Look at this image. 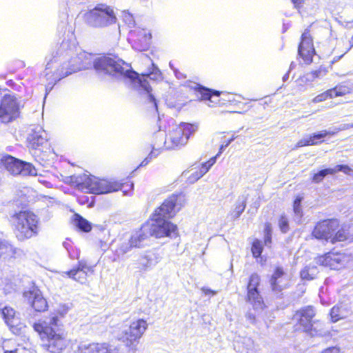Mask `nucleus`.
<instances>
[{"mask_svg": "<svg viewBox=\"0 0 353 353\" xmlns=\"http://www.w3.org/2000/svg\"><path fill=\"white\" fill-rule=\"evenodd\" d=\"M77 43L74 37L63 39L56 52L46 57V65L43 75L50 89L61 79L81 70L94 68L101 77H109L112 79L130 85L138 90H143L148 95L150 102L157 110L154 97L150 93L152 88L146 78L154 81L162 79L158 67L151 63L148 71L139 77L130 64L118 57L99 56L80 52L76 54Z\"/></svg>", "mask_w": 353, "mask_h": 353, "instance_id": "f257e3e1", "label": "nucleus"}, {"mask_svg": "<svg viewBox=\"0 0 353 353\" xmlns=\"http://www.w3.org/2000/svg\"><path fill=\"white\" fill-rule=\"evenodd\" d=\"M180 199V196L172 194L156 209L150 220L145 223L150 236L160 239L176 235L177 226L169 219L176 214V208Z\"/></svg>", "mask_w": 353, "mask_h": 353, "instance_id": "f03ea898", "label": "nucleus"}, {"mask_svg": "<svg viewBox=\"0 0 353 353\" xmlns=\"http://www.w3.org/2000/svg\"><path fill=\"white\" fill-rule=\"evenodd\" d=\"M33 328L39 334L42 346L48 352L61 353L66 347L67 341L58 316L39 321L34 323Z\"/></svg>", "mask_w": 353, "mask_h": 353, "instance_id": "7ed1b4c3", "label": "nucleus"}, {"mask_svg": "<svg viewBox=\"0 0 353 353\" xmlns=\"http://www.w3.org/2000/svg\"><path fill=\"white\" fill-rule=\"evenodd\" d=\"M65 181L75 186L79 190L95 194H108L119 190H122L124 185L117 181L100 179L87 174L68 176Z\"/></svg>", "mask_w": 353, "mask_h": 353, "instance_id": "20e7f679", "label": "nucleus"}, {"mask_svg": "<svg viewBox=\"0 0 353 353\" xmlns=\"http://www.w3.org/2000/svg\"><path fill=\"white\" fill-rule=\"evenodd\" d=\"M196 130V127L190 123H183L179 125H174L168 134L160 133L161 143H166L167 150L179 149L185 145L191 134Z\"/></svg>", "mask_w": 353, "mask_h": 353, "instance_id": "39448f33", "label": "nucleus"}, {"mask_svg": "<svg viewBox=\"0 0 353 353\" xmlns=\"http://www.w3.org/2000/svg\"><path fill=\"white\" fill-rule=\"evenodd\" d=\"M27 147L34 156H39L41 152L50 150L48 134L39 125H30L26 129Z\"/></svg>", "mask_w": 353, "mask_h": 353, "instance_id": "423d86ee", "label": "nucleus"}, {"mask_svg": "<svg viewBox=\"0 0 353 353\" xmlns=\"http://www.w3.org/2000/svg\"><path fill=\"white\" fill-rule=\"evenodd\" d=\"M87 23L94 28H103L117 22L113 9L105 4H99L85 14Z\"/></svg>", "mask_w": 353, "mask_h": 353, "instance_id": "0eeeda50", "label": "nucleus"}, {"mask_svg": "<svg viewBox=\"0 0 353 353\" xmlns=\"http://www.w3.org/2000/svg\"><path fill=\"white\" fill-rule=\"evenodd\" d=\"M19 103L14 95L6 94L0 103V122L8 123L19 116Z\"/></svg>", "mask_w": 353, "mask_h": 353, "instance_id": "6e6552de", "label": "nucleus"}, {"mask_svg": "<svg viewBox=\"0 0 353 353\" xmlns=\"http://www.w3.org/2000/svg\"><path fill=\"white\" fill-rule=\"evenodd\" d=\"M351 260L350 256L342 252H327L315 258L316 264L328 267L332 270L344 268Z\"/></svg>", "mask_w": 353, "mask_h": 353, "instance_id": "1a4fd4ad", "label": "nucleus"}, {"mask_svg": "<svg viewBox=\"0 0 353 353\" xmlns=\"http://www.w3.org/2000/svg\"><path fill=\"white\" fill-rule=\"evenodd\" d=\"M148 327L147 322L143 319H137L130 323L128 327L122 330V340L126 345L130 347L133 343L139 340Z\"/></svg>", "mask_w": 353, "mask_h": 353, "instance_id": "9d476101", "label": "nucleus"}, {"mask_svg": "<svg viewBox=\"0 0 353 353\" xmlns=\"http://www.w3.org/2000/svg\"><path fill=\"white\" fill-rule=\"evenodd\" d=\"M339 222L337 219H328L319 222L312 231V235L317 239H325L330 241L332 233L339 228Z\"/></svg>", "mask_w": 353, "mask_h": 353, "instance_id": "9b49d317", "label": "nucleus"}, {"mask_svg": "<svg viewBox=\"0 0 353 353\" xmlns=\"http://www.w3.org/2000/svg\"><path fill=\"white\" fill-rule=\"evenodd\" d=\"M298 54L301 57L306 64L312 62V58L315 54V50L313 46V41L307 30L302 34L301 41L298 48Z\"/></svg>", "mask_w": 353, "mask_h": 353, "instance_id": "f8f14e48", "label": "nucleus"}, {"mask_svg": "<svg viewBox=\"0 0 353 353\" xmlns=\"http://www.w3.org/2000/svg\"><path fill=\"white\" fill-rule=\"evenodd\" d=\"M39 219L32 212L23 211V239H30L38 235Z\"/></svg>", "mask_w": 353, "mask_h": 353, "instance_id": "ddd939ff", "label": "nucleus"}, {"mask_svg": "<svg viewBox=\"0 0 353 353\" xmlns=\"http://www.w3.org/2000/svg\"><path fill=\"white\" fill-rule=\"evenodd\" d=\"M131 39H134L133 48L137 51L146 50L151 43L152 34L145 29L130 30Z\"/></svg>", "mask_w": 353, "mask_h": 353, "instance_id": "4468645a", "label": "nucleus"}, {"mask_svg": "<svg viewBox=\"0 0 353 353\" xmlns=\"http://www.w3.org/2000/svg\"><path fill=\"white\" fill-rule=\"evenodd\" d=\"M27 299L28 303L37 312H44L48 308V303L41 291L34 288L28 292H23V299Z\"/></svg>", "mask_w": 353, "mask_h": 353, "instance_id": "2eb2a0df", "label": "nucleus"}, {"mask_svg": "<svg viewBox=\"0 0 353 353\" xmlns=\"http://www.w3.org/2000/svg\"><path fill=\"white\" fill-rule=\"evenodd\" d=\"M0 168L13 176L19 175L22 172V161L7 154H1Z\"/></svg>", "mask_w": 353, "mask_h": 353, "instance_id": "dca6fc26", "label": "nucleus"}, {"mask_svg": "<svg viewBox=\"0 0 353 353\" xmlns=\"http://www.w3.org/2000/svg\"><path fill=\"white\" fill-rule=\"evenodd\" d=\"M192 88L196 91L200 100L208 101V106L212 107L219 103L218 98L221 94L220 92L212 90L197 83H194Z\"/></svg>", "mask_w": 353, "mask_h": 353, "instance_id": "f3484780", "label": "nucleus"}, {"mask_svg": "<svg viewBox=\"0 0 353 353\" xmlns=\"http://www.w3.org/2000/svg\"><path fill=\"white\" fill-rule=\"evenodd\" d=\"M271 288L275 293H279L288 287V276L281 268H276L270 280Z\"/></svg>", "mask_w": 353, "mask_h": 353, "instance_id": "a211bd4d", "label": "nucleus"}, {"mask_svg": "<svg viewBox=\"0 0 353 353\" xmlns=\"http://www.w3.org/2000/svg\"><path fill=\"white\" fill-rule=\"evenodd\" d=\"M92 272L93 270L92 268L88 266L85 262L79 261L76 268H74L70 271L64 272L63 274L77 282L85 283L87 281V277L90 274H92Z\"/></svg>", "mask_w": 353, "mask_h": 353, "instance_id": "6ab92c4d", "label": "nucleus"}, {"mask_svg": "<svg viewBox=\"0 0 353 353\" xmlns=\"http://www.w3.org/2000/svg\"><path fill=\"white\" fill-rule=\"evenodd\" d=\"M315 316V311L313 307L307 306L297 311L294 314L296 319L302 327L303 330L309 329V325L314 321L312 319Z\"/></svg>", "mask_w": 353, "mask_h": 353, "instance_id": "aec40b11", "label": "nucleus"}, {"mask_svg": "<svg viewBox=\"0 0 353 353\" xmlns=\"http://www.w3.org/2000/svg\"><path fill=\"white\" fill-rule=\"evenodd\" d=\"M160 133H165L163 131L159 130L153 136L152 150L147 157L140 163L139 166H145L148 165L152 159L156 158L161 152V149L165 148L166 149V143L163 142V144H160L161 138L158 137Z\"/></svg>", "mask_w": 353, "mask_h": 353, "instance_id": "412c9836", "label": "nucleus"}, {"mask_svg": "<svg viewBox=\"0 0 353 353\" xmlns=\"http://www.w3.org/2000/svg\"><path fill=\"white\" fill-rule=\"evenodd\" d=\"M150 237V233L147 229V226L144 223L140 229L134 231L132 234L130 239L131 245L134 246V248L143 247L147 244Z\"/></svg>", "mask_w": 353, "mask_h": 353, "instance_id": "4be33fe9", "label": "nucleus"}, {"mask_svg": "<svg viewBox=\"0 0 353 353\" xmlns=\"http://www.w3.org/2000/svg\"><path fill=\"white\" fill-rule=\"evenodd\" d=\"M305 332L312 337H323L330 335V332L325 327L324 323L320 321H314L309 325V329L305 330Z\"/></svg>", "mask_w": 353, "mask_h": 353, "instance_id": "5701e85b", "label": "nucleus"}, {"mask_svg": "<svg viewBox=\"0 0 353 353\" xmlns=\"http://www.w3.org/2000/svg\"><path fill=\"white\" fill-rule=\"evenodd\" d=\"M161 260L159 254L154 250L146 252L140 259V264L145 269L156 265Z\"/></svg>", "mask_w": 353, "mask_h": 353, "instance_id": "b1692460", "label": "nucleus"}, {"mask_svg": "<svg viewBox=\"0 0 353 353\" xmlns=\"http://www.w3.org/2000/svg\"><path fill=\"white\" fill-rule=\"evenodd\" d=\"M247 301L249 302L254 310H262L264 303L259 290L248 292Z\"/></svg>", "mask_w": 353, "mask_h": 353, "instance_id": "393cba45", "label": "nucleus"}, {"mask_svg": "<svg viewBox=\"0 0 353 353\" xmlns=\"http://www.w3.org/2000/svg\"><path fill=\"white\" fill-rule=\"evenodd\" d=\"M349 311L342 305L334 306L330 311V316L332 322H337L340 319L346 318Z\"/></svg>", "mask_w": 353, "mask_h": 353, "instance_id": "a878e982", "label": "nucleus"}, {"mask_svg": "<svg viewBox=\"0 0 353 353\" xmlns=\"http://www.w3.org/2000/svg\"><path fill=\"white\" fill-rule=\"evenodd\" d=\"M246 206V199L242 196H239L236 201L234 208L230 211V216L233 219H238L245 210Z\"/></svg>", "mask_w": 353, "mask_h": 353, "instance_id": "bb28decb", "label": "nucleus"}, {"mask_svg": "<svg viewBox=\"0 0 353 353\" xmlns=\"http://www.w3.org/2000/svg\"><path fill=\"white\" fill-rule=\"evenodd\" d=\"M74 223L82 232H88L92 230L91 223L78 214L74 215Z\"/></svg>", "mask_w": 353, "mask_h": 353, "instance_id": "cd10ccee", "label": "nucleus"}, {"mask_svg": "<svg viewBox=\"0 0 353 353\" xmlns=\"http://www.w3.org/2000/svg\"><path fill=\"white\" fill-rule=\"evenodd\" d=\"M22 211L20 210L18 212H15L10 216V222L12 225L14 227L16 231L17 237L19 238L21 236L22 229V223H21V216H22Z\"/></svg>", "mask_w": 353, "mask_h": 353, "instance_id": "c85d7f7f", "label": "nucleus"}, {"mask_svg": "<svg viewBox=\"0 0 353 353\" xmlns=\"http://www.w3.org/2000/svg\"><path fill=\"white\" fill-rule=\"evenodd\" d=\"M318 274V270L315 265H309L308 266L305 267L301 271V277L302 279L305 280H312L315 278V276Z\"/></svg>", "mask_w": 353, "mask_h": 353, "instance_id": "c756f323", "label": "nucleus"}, {"mask_svg": "<svg viewBox=\"0 0 353 353\" xmlns=\"http://www.w3.org/2000/svg\"><path fill=\"white\" fill-rule=\"evenodd\" d=\"M315 79L314 78V74H312V73L310 72H307V73L305 74L302 77H300L296 80V82L297 86L299 88V90L303 91L305 85L310 84Z\"/></svg>", "mask_w": 353, "mask_h": 353, "instance_id": "7c9ffc66", "label": "nucleus"}, {"mask_svg": "<svg viewBox=\"0 0 353 353\" xmlns=\"http://www.w3.org/2000/svg\"><path fill=\"white\" fill-rule=\"evenodd\" d=\"M6 324L10 327V330L15 334H20L21 332V323L18 317L11 318L6 321Z\"/></svg>", "mask_w": 353, "mask_h": 353, "instance_id": "2f4dec72", "label": "nucleus"}, {"mask_svg": "<svg viewBox=\"0 0 353 353\" xmlns=\"http://www.w3.org/2000/svg\"><path fill=\"white\" fill-rule=\"evenodd\" d=\"M348 233L344 228H341L336 231L335 234L332 233L331 235L330 242L335 243L336 242L344 241L347 239Z\"/></svg>", "mask_w": 353, "mask_h": 353, "instance_id": "473e14b6", "label": "nucleus"}, {"mask_svg": "<svg viewBox=\"0 0 353 353\" xmlns=\"http://www.w3.org/2000/svg\"><path fill=\"white\" fill-rule=\"evenodd\" d=\"M334 174H335V170H332V168H326L322 170L313 175L312 182L319 183L321 182L327 175Z\"/></svg>", "mask_w": 353, "mask_h": 353, "instance_id": "72a5a7b5", "label": "nucleus"}, {"mask_svg": "<svg viewBox=\"0 0 353 353\" xmlns=\"http://www.w3.org/2000/svg\"><path fill=\"white\" fill-rule=\"evenodd\" d=\"M14 252L11 245L6 241L0 242V257L6 258L14 254Z\"/></svg>", "mask_w": 353, "mask_h": 353, "instance_id": "f704fd0d", "label": "nucleus"}, {"mask_svg": "<svg viewBox=\"0 0 353 353\" xmlns=\"http://www.w3.org/2000/svg\"><path fill=\"white\" fill-rule=\"evenodd\" d=\"M260 277L257 274H252L250 276L249 282L247 286L248 292L256 291L260 284Z\"/></svg>", "mask_w": 353, "mask_h": 353, "instance_id": "c9c22d12", "label": "nucleus"}, {"mask_svg": "<svg viewBox=\"0 0 353 353\" xmlns=\"http://www.w3.org/2000/svg\"><path fill=\"white\" fill-rule=\"evenodd\" d=\"M350 92V88L345 85H339L335 88L330 89L332 97H336L340 96H344Z\"/></svg>", "mask_w": 353, "mask_h": 353, "instance_id": "e433bc0d", "label": "nucleus"}, {"mask_svg": "<svg viewBox=\"0 0 353 353\" xmlns=\"http://www.w3.org/2000/svg\"><path fill=\"white\" fill-rule=\"evenodd\" d=\"M95 343L81 342L78 345L79 353H94Z\"/></svg>", "mask_w": 353, "mask_h": 353, "instance_id": "4c0bfd02", "label": "nucleus"}, {"mask_svg": "<svg viewBox=\"0 0 353 353\" xmlns=\"http://www.w3.org/2000/svg\"><path fill=\"white\" fill-rule=\"evenodd\" d=\"M263 251V245L262 243L259 240H255L252 246V252L254 257L257 258L259 257Z\"/></svg>", "mask_w": 353, "mask_h": 353, "instance_id": "58836bf2", "label": "nucleus"}, {"mask_svg": "<svg viewBox=\"0 0 353 353\" xmlns=\"http://www.w3.org/2000/svg\"><path fill=\"white\" fill-rule=\"evenodd\" d=\"M122 18L124 23L128 26L129 28H134L135 26V21L133 16L127 11L122 12Z\"/></svg>", "mask_w": 353, "mask_h": 353, "instance_id": "ea45409f", "label": "nucleus"}, {"mask_svg": "<svg viewBox=\"0 0 353 353\" xmlns=\"http://www.w3.org/2000/svg\"><path fill=\"white\" fill-rule=\"evenodd\" d=\"M24 174L29 176H37V171L34 166L32 165V164L23 161V175Z\"/></svg>", "mask_w": 353, "mask_h": 353, "instance_id": "a19ab883", "label": "nucleus"}, {"mask_svg": "<svg viewBox=\"0 0 353 353\" xmlns=\"http://www.w3.org/2000/svg\"><path fill=\"white\" fill-rule=\"evenodd\" d=\"M333 98L332 92H330V89L317 95L312 99L313 103H319L323 101H325L327 99Z\"/></svg>", "mask_w": 353, "mask_h": 353, "instance_id": "79ce46f5", "label": "nucleus"}, {"mask_svg": "<svg viewBox=\"0 0 353 353\" xmlns=\"http://www.w3.org/2000/svg\"><path fill=\"white\" fill-rule=\"evenodd\" d=\"M94 353H112V350L108 348L107 343H95Z\"/></svg>", "mask_w": 353, "mask_h": 353, "instance_id": "37998d69", "label": "nucleus"}, {"mask_svg": "<svg viewBox=\"0 0 353 353\" xmlns=\"http://www.w3.org/2000/svg\"><path fill=\"white\" fill-rule=\"evenodd\" d=\"M1 313H2V315L3 316V319H4L5 321H7V320L11 319V318L16 317L15 312L11 307H5L2 310V312Z\"/></svg>", "mask_w": 353, "mask_h": 353, "instance_id": "c03bdc74", "label": "nucleus"}, {"mask_svg": "<svg viewBox=\"0 0 353 353\" xmlns=\"http://www.w3.org/2000/svg\"><path fill=\"white\" fill-rule=\"evenodd\" d=\"M69 310L70 307L67 304H59L55 310L56 315L53 316L59 315L61 317H63L68 312Z\"/></svg>", "mask_w": 353, "mask_h": 353, "instance_id": "a18cd8bd", "label": "nucleus"}, {"mask_svg": "<svg viewBox=\"0 0 353 353\" xmlns=\"http://www.w3.org/2000/svg\"><path fill=\"white\" fill-rule=\"evenodd\" d=\"M301 198L297 197L294 201V212L296 214V216H298L299 219H300L302 216V210L301 208Z\"/></svg>", "mask_w": 353, "mask_h": 353, "instance_id": "49530a36", "label": "nucleus"}, {"mask_svg": "<svg viewBox=\"0 0 353 353\" xmlns=\"http://www.w3.org/2000/svg\"><path fill=\"white\" fill-rule=\"evenodd\" d=\"M307 142H308V145H317L319 143H321V141L319 142L317 140L323 139L322 137H319V132L318 133H314L313 134L305 137Z\"/></svg>", "mask_w": 353, "mask_h": 353, "instance_id": "de8ad7c7", "label": "nucleus"}, {"mask_svg": "<svg viewBox=\"0 0 353 353\" xmlns=\"http://www.w3.org/2000/svg\"><path fill=\"white\" fill-rule=\"evenodd\" d=\"M265 236H264V243L265 245H268L271 243V225L270 223H266L264 229Z\"/></svg>", "mask_w": 353, "mask_h": 353, "instance_id": "09e8293b", "label": "nucleus"}, {"mask_svg": "<svg viewBox=\"0 0 353 353\" xmlns=\"http://www.w3.org/2000/svg\"><path fill=\"white\" fill-rule=\"evenodd\" d=\"M279 225L282 232L286 233L289 230L288 221L285 216H281L279 221Z\"/></svg>", "mask_w": 353, "mask_h": 353, "instance_id": "8fccbe9b", "label": "nucleus"}, {"mask_svg": "<svg viewBox=\"0 0 353 353\" xmlns=\"http://www.w3.org/2000/svg\"><path fill=\"white\" fill-rule=\"evenodd\" d=\"M332 170H335V173L337 172H343L348 175H350L353 172L352 169L347 165H337L334 168H332Z\"/></svg>", "mask_w": 353, "mask_h": 353, "instance_id": "3c124183", "label": "nucleus"}, {"mask_svg": "<svg viewBox=\"0 0 353 353\" xmlns=\"http://www.w3.org/2000/svg\"><path fill=\"white\" fill-rule=\"evenodd\" d=\"M314 74V79H321L326 75L327 70L324 67H320L318 70L311 72Z\"/></svg>", "mask_w": 353, "mask_h": 353, "instance_id": "603ef678", "label": "nucleus"}, {"mask_svg": "<svg viewBox=\"0 0 353 353\" xmlns=\"http://www.w3.org/2000/svg\"><path fill=\"white\" fill-rule=\"evenodd\" d=\"M134 246L131 245V241L129 239L128 242H123L121 244L119 250L121 254H125L129 252Z\"/></svg>", "mask_w": 353, "mask_h": 353, "instance_id": "864d4df0", "label": "nucleus"}, {"mask_svg": "<svg viewBox=\"0 0 353 353\" xmlns=\"http://www.w3.org/2000/svg\"><path fill=\"white\" fill-rule=\"evenodd\" d=\"M242 343L248 350H252L254 347V341L250 337H243L242 339Z\"/></svg>", "mask_w": 353, "mask_h": 353, "instance_id": "5fc2aeb1", "label": "nucleus"}, {"mask_svg": "<svg viewBox=\"0 0 353 353\" xmlns=\"http://www.w3.org/2000/svg\"><path fill=\"white\" fill-rule=\"evenodd\" d=\"M337 127H334L332 129H330L329 130H323L319 132V137H322V138L325 137L327 135H334L337 132H340V130H336Z\"/></svg>", "mask_w": 353, "mask_h": 353, "instance_id": "6e6d98bb", "label": "nucleus"}, {"mask_svg": "<svg viewBox=\"0 0 353 353\" xmlns=\"http://www.w3.org/2000/svg\"><path fill=\"white\" fill-rule=\"evenodd\" d=\"M236 139V137L234 136H232V137L231 139H230L229 140H228L226 142L223 143L221 146H220V148H219V151L217 154V156H219V154H221L223 151Z\"/></svg>", "mask_w": 353, "mask_h": 353, "instance_id": "4d7b16f0", "label": "nucleus"}, {"mask_svg": "<svg viewBox=\"0 0 353 353\" xmlns=\"http://www.w3.org/2000/svg\"><path fill=\"white\" fill-rule=\"evenodd\" d=\"M200 172L199 170H196L192 173L191 176L189 177V180L190 182L193 183L197 180H199L200 178H201L203 176H199Z\"/></svg>", "mask_w": 353, "mask_h": 353, "instance_id": "13d9d810", "label": "nucleus"}, {"mask_svg": "<svg viewBox=\"0 0 353 353\" xmlns=\"http://www.w3.org/2000/svg\"><path fill=\"white\" fill-rule=\"evenodd\" d=\"M210 168H208V164L205 162L203 163L199 168V171L200 172L199 176H203L205 173L208 172Z\"/></svg>", "mask_w": 353, "mask_h": 353, "instance_id": "bf43d9fd", "label": "nucleus"}, {"mask_svg": "<svg viewBox=\"0 0 353 353\" xmlns=\"http://www.w3.org/2000/svg\"><path fill=\"white\" fill-rule=\"evenodd\" d=\"M340 349L336 346L330 347L324 350L322 353H339Z\"/></svg>", "mask_w": 353, "mask_h": 353, "instance_id": "052dcab7", "label": "nucleus"}, {"mask_svg": "<svg viewBox=\"0 0 353 353\" xmlns=\"http://www.w3.org/2000/svg\"><path fill=\"white\" fill-rule=\"evenodd\" d=\"M353 128V123H343L337 126L336 130L343 131Z\"/></svg>", "mask_w": 353, "mask_h": 353, "instance_id": "680f3d73", "label": "nucleus"}, {"mask_svg": "<svg viewBox=\"0 0 353 353\" xmlns=\"http://www.w3.org/2000/svg\"><path fill=\"white\" fill-rule=\"evenodd\" d=\"M305 145H308V142H307L306 138L304 137L298 141L296 147L299 148V147H303V146H305Z\"/></svg>", "mask_w": 353, "mask_h": 353, "instance_id": "e2e57ef3", "label": "nucleus"}, {"mask_svg": "<svg viewBox=\"0 0 353 353\" xmlns=\"http://www.w3.org/2000/svg\"><path fill=\"white\" fill-rule=\"evenodd\" d=\"M225 97H226V98L223 99L224 101H227L230 102V103H234V102H235L236 101L235 99V97L236 96H234L233 94H226Z\"/></svg>", "mask_w": 353, "mask_h": 353, "instance_id": "0e129e2a", "label": "nucleus"}, {"mask_svg": "<svg viewBox=\"0 0 353 353\" xmlns=\"http://www.w3.org/2000/svg\"><path fill=\"white\" fill-rule=\"evenodd\" d=\"M216 157L218 156L216 155V157L211 158L208 161L206 162L208 164V168H211L215 163Z\"/></svg>", "mask_w": 353, "mask_h": 353, "instance_id": "69168bd1", "label": "nucleus"}, {"mask_svg": "<svg viewBox=\"0 0 353 353\" xmlns=\"http://www.w3.org/2000/svg\"><path fill=\"white\" fill-rule=\"evenodd\" d=\"M351 46L343 53L341 55L339 56V57H334L333 58V60H332V63H334V62H336L338 61L341 58H342L343 57V55L350 49Z\"/></svg>", "mask_w": 353, "mask_h": 353, "instance_id": "338daca9", "label": "nucleus"}, {"mask_svg": "<svg viewBox=\"0 0 353 353\" xmlns=\"http://www.w3.org/2000/svg\"><path fill=\"white\" fill-rule=\"evenodd\" d=\"M202 290L203 292L205 294H215L216 292L212 291V290L210 289H207V288H202Z\"/></svg>", "mask_w": 353, "mask_h": 353, "instance_id": "774afa93", "label": "nucleus"}]
</instances>
